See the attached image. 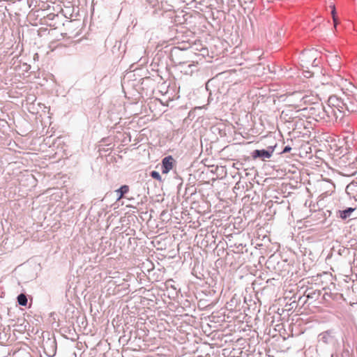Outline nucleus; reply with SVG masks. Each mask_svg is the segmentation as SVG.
<instances>
[{"label":"nucleus","instance_id":"11","mask_svg":"<svg viewBox=\"0 0 357 357\" xmlns=\"http://www.w3.org/2000/svg\"><path fill=\"white\" fill-rule=\"evenodd\" d=\"M356 211V208L348 207L344 210H340L338 211V217L342 220H346L350 218L352 213Z\"/></svg>","mask_w":357,"mask_h":357},{"label":"nucleus","instance_id":"4","mask_svg":"<svg viewBox=\"0 0 357 357\" xmlns=\"http://www.w3.org/2000/svg\"><path fill=\"white\" fill-rule=\"evenodd\" d=\"M336 340L334 329H328L321 332L318 335V342L324 344H331Z\"/></svg>","mask_w":357,"mask_h":357},{"label":"nucleus","instance_id":"16","mask_svg":"<svg viewBox=\"0 0 357 357\" xmlns=\"http://www.w3.org/2000/svg\"><path fill=\"white\" fill-rule=\"evenodd\" d=\"M17 300L20 305L26 306L27 305V298L26 296L24 294H19L17 296Z\"/></svg>","mask_w":357,"mask_h":357},{"label":"nucleus","instance_id":"13","mask_svg":"<svg viewBox=\"0 0 357 357\" xmlns=\"http://www.w3.org/2000/svg\"><path fill=\"white\" fill-rule=\"evenodd\" d=\"M340 57L337 55L331 56L329 61V64L333 71H338L340 68V64L339 62Z\"/></svg>","mask_w":357,"mask_h":357},{"label":"nucleus","instance_id":"1","mask_svg":"<svg viewBox=\"0 0 357 357\" xmlns=\"http://www.w3.org/2000/svg\"><path fill=\"white\" fill-rule=\"evenodd\" d=\"M343 111L344 116L347 112H357V93L354 95H346L344 97Z\"/></svg>","mask_w":357,"mask_h":357},{"label":"nucleus","instance_id":"12","mask_svg":"<svg viewBox=\"0 0 357 357\" xmlns=\"http://www.w3.org/2000/svg\"><path fill=\"white\" fill-rule=\"evenodd\" d=\"M130 188L128 185H123L119 189L115 190L117 195V200H120L125 197V195L129 192Z\"/></svg>","mask_w":357,"mask_h":357},{"label":"nucleus","instance_id":"27","mask_svg":"<svg viewBox=\"0 0 357 357\" xmlns=\"http://www.w3.org/2000/svg\"><path fill=\"white\" fill-rule=\"evenodd\" d=\"M311 74L310 72H307V75H305V77H310Z\"/></svg>","mask_w":357,"mask_h":357},{"label":"nucleus","instance_id":"10","mask_svg":"<svg viewBox=\"0 0 357 357\" xmlns=\"http://www.w3.org/2000/svg\"><path fill=\"white\" fill-rule=\"evenodd\" d=\"M345 191L350 197L357 199V178L347 185Z\"/></svg>","mask_w":357,"mask_h":357},{"label":"nucleus","instance_id":"25","mask_svg":"<svg viewBox=\"0 0 357 357\" xmlns=\"http://www.w3.org/2000/svg\"><path fill=\"white\" fill-rule=\"evenodd\" d=\"M0 340H6V335L3 334V336H1V333H0Z\"/></svg>","mask_w":357,"mask_h":357},{"label":"nucleus","instance_id":"24","mask_svg":"<svg viewBox=\"0 0 357 357\" xmlns=\"http://www.w3.org/2000/svg\"><path fill=\"white\" fill-rule=\"evenodd\" d=\"M237 248L238 249V251H239V252H243V250H243V245H242V244H240V245L237 247Z\"/></svg>","mask_w":357,"mask_h":357},{"label":"nucleus","instance_id":"7","mask_svg":"<svg viewBox=\"0 0 357 357\" xmlns=\"http://www.w3.org/2000/svg\"><path fill=\"white\" fill-rule=\"evenodd\" d=\"M197 63L195 62L188 63L185 61L179 62L178 66L180 67L181 72L185 75H192L195 71H197Z\"/></svg>","mask_w":357,"mask_h":357},{"label":"nucleus","instance_id":"23","mask_svg":"<svg viewBox=\"0 0 357 357\" xmlns=\"http://www.w3.org/2000/svg\"><path fill=\"white\" fill-rule=\"evenodd\" d=\"M328 297H331V294H329L328 293H324V294L323 295V298L324 300H327Z\"/></svg>","mask_w":357,"mask_h":357},{"label":"nucleus","instance_id":"26","mask_svg":"<svg viewBox=\"0 0 357 357\" xmlns=\"http://www.w3.org/2000/svg\"><path fill=\"white\" fill-rule=\"evenodd\" d=\"M311 74L310 72H307V75H305V77H310Z\"/></svg>","mask_w":357,"mask_h":357},{"label":"nucleus","instance_id":"14","mask_svg":"<svg viewBox=\"0 0 357 357\" xmlns=\"http://www.w3.org/2000/svg\"><path fill=\"white\" fill-rule=\"evenodd\" d=\"M146 51L143 47H136L133 50V60L140 61Z\"/></svg>","mask_w":357,"mask_h":357},{"label":"nucleus","instance_id":"22","mask_svg":"<svg viewBox=\"0 0 357 357\" xmlns=\"http://www.w3.org/2000/svg\"><path fill=\"white\" fill-rule=\"evenodd\" d=\"M194 1H195V2L199 3V4H201V5L204 6L205 2H206V0H194Z\"/></svg>","mask_w":357,"mask_h":357},{"label":"nucleus","instance_id":"8","mask_svg":"<svg viewBox=\"0 0 357 357\" xmlns=\"http://www.w3.org/2000/svg\"><path fill=\"white\" fill-rule=\"evenodd\" d=\"M327 106L343 110L344 98H339L336 96H331L328 99Z\"/></svg>","mask_w":357,"mask_h":357},{"label":"nucleus","instance_id":"3","mask_svg":"<svg viewBox=\"0 0 357 357\" xmlns=\"http://www.w3.org/2000/svg\"><path fill=\"white\" fill-rule=\"evenodd\" d=\"M325 106L322 104L314 105L309 108L310 114L317 121H325Z\"/></svg>","mask_w":357,"mask_h":357},{"label":"nucleus","instance_id":"9","mask_svg":"<svg viewBox=\"0 0 357 357\" xmlns=\"http://www.w3.org/2000/svg\"><path fill=\"white\" fill-rule=\"evenodd\" d=\"M174 160L172 155L165 157L162 160V173L167 174L173 168V162Z\"/></svg>","mask_w":357,"mask_h":357},{"label":"nucleus","instance_id":"17","mask_svg":"<svg viewBox=\"0 0 357 357\" xmlns=\"http://www.w3.org/2000/svg\"><path fill=\"white\" fill-rule=\"evenodd\" d=\"M331 7H332L331 15H332V17H333L334 26L336 27V26L338 24V21H337V18L336 17L335 7L334 5L331 6Z\"/></svg>","mask_w":357,"mask_h":357},{"label":"nucleus","instance_id":"21","mask_svg":"<svg viewBox=\"0 0 357 357\" xmlns=\"http://www.w3.org/2000/svg\"><path fill=\"white\" fill-rule=\"evenodd\" d=\"M291 150V147L289 145H287L284 147L283 150L282 151L281 153H289Z\"/></svg>","mask_w":357,"mask_h":357},{"label":"nucleus","instance_id":"6","mask_svg":"<svg viewBox=\"0 0 357 357\" xmlns=\"http://www.w3.org/2000/svg\"><path fill=\"white\" fill-rule=\"evenodd\" d=\"M45 354L50 357H53L56 353V341L54 338H48L43 342Z\"/></svg>","mask_w":357,"mask_h":357},{"label":"nucleus","instance_id":"20","mask_svg":"<svg viewBox=\"0 0 357 357\" xmlns=\"http://www.w3.org/2000/svg\"><path fill=\"white\" fill-rule=\"evenodd\" d=\"M217 3V0H206L204 6L206 7H210L211 8H215V3Z\"/></svg>","mask_w":357,"mask_h":357},{"label":"nucleus","instance_id":"19","mask_svg":"<svg viewBox=\"0 0 357 357\" xmlns=\"http://www.w3.org/2000/svg\"><path fill=\"white\" fill-rule=\"evenodd\" d=\"M150 175L151 176L155 179V180H158L159 181H160L162 180V178H161V176L160 174H159L158 172L157 171H152L151 173H150Z\"/></svg>","mask_w":357,"mask_h":357},{"label":"nucleus","instance_id":"28","mask_svg":"<svg viewBox=\"0 0 357 357\" xmlns=\"http://www.w3.org/2000/svg\"><path fill=\"white\" fill-rule=\"evenodd\" d=\"M237 299H236L235 298H233L232 299H231V301H236Z\"/></svg>","mask_w":357,"mask_h":357},{"label":"nucleus","instance_id":"15","mask_svg":"<svg viewBox=\"0 0 357 357\" xmlns=\"http://www.w3.org/2000/svg\"><path fill=\"white\" fill-rule=\"evenodd\" d=\"M321 295V291L320 290H314L312 291H309L306 294V297L307 299H318L319 296Z\"/></svg>","mask_w":357,"mask_h":357},{"label":"nucleus","instance_id":"18","mask_svg":"<svg viewBox=\"0 0 357 357\" xmlns=\"http://www.w3.org/2000/svg\"><path fill=\"white\" fill-rule=\"evenodd\" d=\"M314 52H310L307 54H303V57H306V56H309L310 57V59L312 60V66H318V63H319V61H317V58H315L314 56H312V54H314Z\"/></svg>","mask_w":357,"mask_h":357},{"label":"nucleus","instance_id":"5","mask_svg":"<svg viewBox=\"0 0 357 357\" xmlns=\"http://www.w3.org/2000/svg\"><path fill=\"white\" fill-rule=\"evenodd\" d=\"M275 147V146H270L267 149H256L252 152L251 155L253 159L261 158L262 160H265L272 156Z\"/></svg>","mask_w":357,"mask_h":357},{"label":"nucleus","instance_id":"29","mask_svg":"<svg viewBox=\"0 0 357 357\" xmlns=\"http://www.w3.org/2000/svg\"><path fill=\"white\" fill-rule=\"evenodd\" d=\"M331 357H335L334 354H331Z\"/></svg>","mask_w":357,"mask_h":357},{"label":"nucleus","instance_id":"2","mask_svg":"<svg viewBox=\"0 0 357 357\" xmlns=\"http://www.w3.org/2000/svg\"><path fill=\"white\" fill-rule=\"evenodd\" d=\"M325 122H337L338 120H341L344 117V111L337 109L328 106H325Z\"/></svg>","mask_w":357,"mask_h":357}]
</instances>
